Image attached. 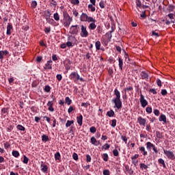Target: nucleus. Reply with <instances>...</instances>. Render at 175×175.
I'll return each mask as SVG.
<instances>
[{
	"label": "nucleus",
	"mask_w": 175,
	"mask_h": 175,
	"mask_svg": "<svg viewBox=\"0 0 175 175\" xmlns=\"http://www.w3.org/2000/svg\"><path fill=\"white\" fill-rule=\"evenodd\" d=\"M135 3H136L137 8H142L141 0H136Z\"/></svg>",
	"instance_id": "obj_25"
},
{
	"label": "nucleus",
	"mask_w": 175,
	"mask_h": 175,
	"mask_svg": "<svg viewBox=\"0 0 175 175\" xmlns=\"http://www.w3.org/2000/svg\"><path fill=\"white\" fill-rule=\"evenodd\" d=\"M73 122H75L74 120H68L67 122L66 123V128H69V126H70V125H72Z\"/></svg>",
	"instance_id": "obj_32"
},
{
	"label": "nucleus",
	"mask_w": 175,
	"mask_h": 175,
	"mask_svg": "<svg viewBox=\"0 0 175 175\" xmlns=\"http://www.w3.org/2000/svg\"><path fill=\"white\" fill-rule=\"evenodd\" d=\"M121 139L125 142V144H127L128 138L126 135H122Z\"/></svg>",
	"instance_id": "obj_46"
},
{
	"label": "nucleus",
	"mask_w": 175,
	"mask_h": 175,
	"mask_svg": "<svg viewBox=\"0 0 175 175\" xmlns=\"http://www.w3.org/2000/svg\"><path fill=\"white\" fill-rule=\"evenodd\" d=\"M8 108H3L2 109H1V114H2V116H3V114H6V113H8Z\"/></svg>",
	"instance_id": "obj_51"
},
{
	"label": "nucleus",
	"mask_w": 175,
	"mask_h": 175,
	"mask_svg": "<svg viewBox=\"0 0 175 175\" xmlns=\"http://www.w3.org/2000/svg\"><path fill=\"white\" fill-rule=\"evenodd\" d=\"M114 94L116 96V98L112 99V103H115L116 100H117L120 97H121V93L120 90H118V89L117 88L114 90Z\"/></svg>",
	"instance_id": "obj_7"
},
{
	"label": "nucleus",
	"mask_w": 175,
	"mask_h": 175,
	"mask_svg": "<svg viewBox=\"0 0 175 175\" xmlns=\"http://www.w3.org/2000/svg\"><path fill=\"white\" fill-rule=\"evenodd\" d=\"M90 130L91 133H94L96 132L97 129H96V127H95V126H92V127H90Z\"/></svg>",
	"instance_id": "obj_40"
},
{
	"label": "nucleus",
	"mask_w": 175,
	"mask_h": 175,
	"mask_svg": "<svg viewBox=\"0 0 175 175\" xmlns=\"http://www.w3.org/2000/svg\"><path fill=\"white\" fill-rule=\"evenodd\" d=\"M157 83L158 86H159V87L162 86V82H161V79H157Z\"/></svg>",
	"instance_id": "obj_62"
},
{
	"label": "nucleus",
	"mask_w": 175,
	"mask_h": 175,
	"mask_svg": "<svg viewBox=\"0 0 175 175\" xmlns=\"http://www.w3.org/2000/svg\"><path fill=\"white\" fill-rule=\"evenodd\" d=\"M156 136L157 137V138H159V139L163 138V134L162 133H161V131H156Z\"/></svg>",
	"instance_id": "obj_31"
},
{
	"label": "nucleus",
	"mask_w": 175,
	"mask_h": 175,
	"mask_svg": "<svg viewBox=\"0 0 175 175\" xmlns=\"http://www.w3.org/2000/svg\"><path fill=\"white\" fill-rule=\"evenodd\" d=\"M165 154H166L167 157L168 159H171L172 160H174L175 159V154L174 152L172 150H166L165 149L163 150Z\"/></svg>",
	"instance_id": "obj_4"
},
{
	"label": "nucleus",
	"mask_w": 175,
	"mask_h": 175,
	"mask_svg": "<svg viewBox=\"0 0 175 175\" xmlns=\"http://www.w3.org/2000/svg\"><path fill=\"white\" fill-rule=\"evenodd\" d=\"M12 155L15 158H18L20 157V152H18V151H17V150H13Z\"/></svg>",
	"instance_id": "obj_24"
},
{
	"label": "nucleus",
	"mask_w": 175,
	"mask_h": 175,
	"mask_svg": "<svg viewBox=\"0 0 175 175\" xmlns=\"http://www.w3.org/2000/svg\"><path fill=\"white\" fill-rule=\"evenodd\" d=\"M88 16L86 14H82L81 16V21H88Z\"/></svg>",
	"instance_id": "obj_19"
},
{
	"label": "nucleus",
	"mask_w": 175,
	"mask_h": 175,
	"mask_svg": "<svg viewBox=\"0 0 175 175\" xmlns=\"http://www.w3.org/2000/svg\"><path fill=\"white\" fill-rule=\"evenodd\" d=\"M139 150H140V152H142V153L144 154V156H146L148 154V152L146 150L145 146H141L139 148Z\"/></svg>",
	"instance_id": "obj_18"
},
{
	"label": "nucleus",
	"mask_w": 175,
	"mask_h": 175,
	"mask_svg": "<svg viewBox=\"0 0 175 175\" xmlns=\"http://www.w3.org/2000/svg\"><path fill=\"white\" fill-rule=\"evenodd\" d=\"M51 6H57V1H55L54 0H51Z\"/></svg>",
	"instance_id": "obj_63"
},
{
	"label": "nucleus",
	"mask_w": 175,
	"mask_h": 175,
	"mask_svg": "<svg viewBox=\"0 0 175 175\" xmlns=\"http://www.w3.org/2000/svg\"><path fill=\"white\" fill-rule=\"evenodd\" d=\"M158 161H159V163H160V164H162L163 166L165 168L166 164H165V162L163 160V159H159Z\"/></svg>",
	"instance_id": "obj_35"
},
{
	"label": "nucleus",
	"mask_w": 175,
	"mask_h": 175,
	"mask_svg": "<svg viewBox=\"0 0 175 175\" xmlns=\"http://www.w3.org/2000/svg\"><path fill=\"white\" fill-rule=\"evenodd\" d=\"M124 59L126 61L127 59L129 60V62L131 61V59L129 56V53H127L126 52L124 53Z\"/></svg>",
	"instance_id": "obj_49"
},
{
	"label": "nucleus",
	"mask_w": 175,
	"mask_h": 175,
	"mask_svg": "<svg viewBox=\"0 0 175 175\" xmlns=\"http://www.w3.org/2000/svg\"><path fill=\"white\" fill-rule=\"evenodd\" d=\"M159 122H163L164 123H167V118L166 115H164V113H161L159 118Z\"/></svg>",
	"instance_id": "obj_13"
},
{
	"label": "nucleus",
	"mask_w": 175,
	"mask_h": 175,
	"mask_svg": "<svg viewBox=\"0 0 175 175\" xmlns=\"http://www.w3.org/2000/svg\"><path fill=\"white\" fill-rule=\"evenodd\" d=\"M51 31V29L50 27H45L44 29L45 33H49Z\"/></svg>",
	"instance_id": "obj_61"
},
{
	"label": "nucleus",
	"mask_w": 175,
	"mask_h": 175,
	"mask_svg": "<svg viewBox=\"0 0 175 175\" xmlns=\"http://www.w3.org/2000/svg\"><path fill=\"white\" fill-rule=\"evenodd\" d=\"M161 93L162 96H167V92L166 89H162Z\"/></svg>",
	"instance_id": "obj_50"
},
{
	"label": "nucleus",
	"mask_w": 175,
	"mask_h": 175,
	"mask_svg": "<svg viewBox=\"0 0 175 175\" xmlns=\"http://www.w3.org/2000/svg\"><path fill=\"white\" fill-rule=\"evenodd\" d=\"M108 74H109L110 76H112L113 74V69L109 68V70H108Z\"/></svg>",
	"instance_id": "obj_57"
},
{
	"label": "nucleus",
	"mask_w": 175,
	"mask_h": 175,
	"mask_svg": "<svg viewBox=\"0 0 175 175\" xmlns=\"http://www.w3.org/2000/svg\"><path fill=\"white\" fill-rule=\"evenodd\" d=\"M16 128H17V129H18V131H25V127H24L21 124L17 125Z\"/></svg>",
	"instance_id": "obj_37"
},
{
	"label": "nucleus",
	"mask_w": 175,
	"mask_h": 175,
	"mask_svg": "<svg viewBox=\"0 0 175 175\" xmlns=\"http://www.w3.org/2000/svg\"><path fill=\"white\" fill-rule=\"evenodd\" d=\"M99 6L102 9L105 8V4L103 1H100Z\"/></svg>",
	"instance_id": "obj_45"
},
{
	"label": "nucleus",
	"mask_w": 175,
	"mask_h": 175,
	"mask_svg": "<svg viewBox=\"0 0 175 175\" xmlns=\"http://www.w3.org/2000/svg\"><path fill=\"white\" fill-rule=\"evenodd\" d=\"M97 21L95 18H92V16H89V29L90 30H95L97 27V25H96Z\"/></svg>",
	"instance_id": "obj_2"
},
{
	"label": "nucleus",
	"mask_w": 175,
	"mask_h": 175,
	"mask_svg": "<svg viewBox=\"0 0 175 175\" xmlns=\"http://www.w3.org/2000/svg\"><path fill=\"white\" fill-rule=\"evenodd\" d=\"M100 46H101L100 41H96V49H97V51H100Z\"/></svg>",
	"instance_id": "obj_27"
},
{
	"label": "nucleus",
	"mask_w": 175,
	"mask_h": 175,
	"mask_svg": "<svg viewBox=\"0 0 175 175\" xmlns=\"http://www.w3.org/2000/svg\"><path fill=\"white\" fill-rule=\"evenodd\" d=\"M90 8V10L92 11V12H94L96 11V8L95 7H94L92 4H89V9Z\"/></svg>",
	"instance_id": "obj_44"
},
{
	"label": "nucleus",
	"mask_w": 175,
	"mask_h": 175,
	"mask_svg": "<svg viewBox=\"0 0 175 175\" xmlns=\"http://www.w3.org/2000/svg\"><path fill=\"white\" fill-rule=\"evenodd\" d=\"M42 142H49V136H47L46 135H42Z\"/></svg>",
	"instance_id": "obj_34"
},
{
	"label": "nucleus",
	"mask_w": 175,
	"mask_h": 175,
	"mask_svg": "<svg viewBox=\"0 0 175 175\" xmlns=\"http://www.w3.org/2000/svg\"><path fill=\"white\" fill-rule=\"evenodd\" d=\"M72 158L73 159H75V161H77V159H79V156L77 155V153H73L72 154Z\"/></svg>",
	"instance_id": "obj_54"
},
{
	"label": "nucleus",
	"mask_w": 175,
	"mask_h": 175,
	"mask_svg": "<svg viewBox=\"0 0 175 175\" xmlns=\"http://www.w3.org/2000/svg\"><path fill=\"white\" fill-rule=\"evenodd\" d=\"M146 148L148 150H151V148H153V144L148 141V142H146Z\"/></svg>",
	"instance_id": "obj_22"
},
{
	"label": "nucleus",
	"mask_w": 175,
	"mask_h": 175,
	"mask_svg": "<svg viewBox=\"0 0 175 175\" xmlns=\"http://www.w3.org/2000/svg\"><path fill=\"white\" fill-rule=\"evenodd\" d=\"M41 167H42L41 170H42V172H43V173H46V172H47V170L49 169L47 167V165H41Z\"/></svg>",
	"instance_id": "obj_30"
},
{
	"label": "nucleus",
	"mask_w": 175,
	"mask_h": 175,
	"mask_svg": "<svg viewBox=\"0 0 175 175\" xmlns=\"http://www.w3.org/2000/svg\"><path fill=\"white\" fill-rule=\"evenodd\" d=\"M63 16L64 21H73V19L69 16V14H68L67 12H63Z\"/></svg>",
	"instance_id": "obj_9"
},
{
	"label": "nucleus",
	"mask_w": 175,
	"mask_h": 175,
	"mask_svg": "<svg viewBox=\"0 0 175 175\" xmlns=\"http://www.w3.org/2000/svg\"><path fill=\"white\" fill-rule=\"evenodd\" d=\"M115 107L118 109H121L122 108V101L121 100V97H119L114 103Z\"/></svg>",
	"instance_id": "obj_6"
},
{
	"label": "nucleus",
	"mask_w": 175,
	"mask_h": 175,
	"mask_svg": "<svg viewBox=\"0 0 175 175\" xmlns=\"http://www.w3.org/2000/svg\"><path fill=\"white\" fill-rule=\"evenodd\" d=\"M142 79L148 80L149 78V74L148 71H142L140 73Z\"/></svg>",
	"instance_id": "obj_10"
},
{
	"label": "nucleus",
	"mask_w": 175,
	"mask_h": 175,
	"mask_svg": "<svg viewBox=\"0 0 175 175\" xmlns=\"http://www.w3.org/2000/svg\"><path fill=\"white\" fill-rule=\"evenodd\" d=\"M118 62H119V64H118L119 68L121 70H123V66H124V60L120 56L118 57Z\"/></svg>",
	"instance_id": "obj_15"
},
{
	"label": "nucleus",
	"mask_w": 175,
	"mask_h": 175,
	"mask_svg": "<svg viewBox=\"0 0 175 175\" xmlns=\"http://www.w3.org/2000/svg\"><path fill=\"white\" fill-rule=\"evenodd\" d=\"M50 90H51V88L49 85H46L44 89L45 92H49Z\"/></svg>",
	"instance_id": "obj_52"
},
{
	"label": "nucleus",
	"mask_w": 175,
	"mask_h": 175,
	"mask_svg": "<svg viewBox=\"0 0 175 175\" xmlns=\"http://www.w3.org/2000/svg\"><path fill=\"white\" fill-rule=\"evenodd\" d=\"M71 33L77 35L79 33V25H72L70 27Z\"/></svg>",
	"instance_id": "obj_8"
},
{
	"label": "nucleus",
	"mask_w": 175,
	"mask_h": 175,
	"mask_svg": "<svg viewBox=\"0 0 175 175\" xmlns=\"http://www.w3.org/2000/svg\"><path fill=\"white\" fill-rule=\"evenodd\" d=\"M90 142L93 144V145H96L98 146L99 145V141H97L96 138H95V137H92V138L90 139Z\"/></svg>",
	"instance_id": "obj_16"
},
{
	"label": "nucleus",
	"mask_w": 175,
	"mask_h": 175,
	"mask_svg": "<svg viewBox=\"0 0 175 175\" xmlns=\"http://www.w3.org/2000/svg\"><path fill=\"white\" fill-rule=\"evenodd\" d=\"M53 18L54 20H55V21H59V15L58 14V13H55L53 14Z\"/></svg>",
	"instance_id": "obj_33"
},
{
	"label": "nucleus",
	"mask_w": 175,
	"mask_h": 175,
	"mask_svg": "<svg viewBox=\"0 0 175 175\" xmlns=\"http://www.w3.org/2000/svg\"><path fill=\"white\" fill-rule=\"evenodd\" d=\"M81 30V36L82 38H87V36H88V31H87V27L82 25Z\"/></svg>",
	"instance_id": "obj_5"
},
{
	"label": "nucleus",
	"mask_w": 175,
	"mask_h": 175,
	"mask_svg": "<svg viewBox=\"0 0 175 175\" xmlns=\"http://www.w3.org/2000/svg\"><path fill=\"white\" fill-rule=\"evenodd\" d=\"M137 122L141 126H146V120L144 118L139 116V118H137Z\"/></svg>",
	"instance_id": "obj_11"
},
{
	"label": "nucleus",
	"mask_w": 175,
	"mask_h": 175,
	"mask_svg": "<svg viewBox=\"0 0 175 175\" xmlns=\"http://www.w3.org/2000/svg\"><path fill=\"white\" fill-rule=\"evenodd\" d=\"M9 147H10V144H9V142H5L4 144V148H5V150H8V148H9Z\"/></svg>",
	"instance_id": "obj_59"
},
{
	"label": "nucleus",
	"mask_w": 175,
	"mask_h": 175,
	"mask_svg": "<svg viewBox=\"0 0 175 175\" xmlns=\"http://www.w3.org/2000/svg\"><path fill=\"white\" fill-rule=\"evenodd\" d=\"M55 161H59L61 159V154H59V152L55 154Z\"/></svg>",
	"instance_id": "obj_26"
},
{
	"label": "nucleus",
	"mask_w": 175,
	"mask_h": 175,
	"mask_svg": "<svg viewBox=\"0 0 175 175\" xmlns=\"http://www.w3.org/2000/svg\"><path fill=\"white\" fill-rule=\"evenodd\" d=\"M107 115H108V116H109V118L114 116L115 112H114L113 109H111L110 111H108L107 112Z\"/></svg>",
	"instance_id": "obj_23"
},
{
	"label": "nucleus",
	"mask_w": 175,
	"mask_h": 175,
	"mask_svg": "<svg viewBox=\"0 0 175 175\" xmlns=\"http://www.w3.org/2000/svg\"><path fill=\"white\" fill-rule=\"evenodd\" d=\"M103 148H104L105 150H107V149H109L110 148V145H109V144H105V145H103Z\"/></svg>",
	"instance_id": "obj_60"
},
{
	"label": "nucleus",
	"mask_w": 175,
	"mask_h": 175,
	"mask_svg": "<svg viewBox=\"0 0 175 175\" xmlns=\"http://www.w3.org/2000/svg\"><path fill=\"white\" fill-rule=\"evenodd\" d=\"M53 60H49L45 64L44 69H53Z\"/></svg>",
	"instance_id": "obj_14"
},
{
	"label": "nucleus",
	"mask_w": 175,
	"mask_h": 175,
	"mask_svg": "<svg viewBox=\"0 0 175 175\" xmlns=\"http://www.w3.org/2000/svg\"><path fill=\"white\" fill-rule=\"evenodd\" d=\"M70 80H73L75 83H77L79 80L80 81H84V80H83V78L80 77V75H79V74L76 72H73L70 75Z\"/></svg>",
	"instance_id": "obj_1"
},
{
	"label": "nucleus",
	"mask_w": 175,
	"mask_h": 175,
	"mask_svg": "<svg viewBox=\"0 0 175 175\" xmlns=\"http://www.w3.org/2000/svg\"><path fill=\"white\" fill-rule=\"evenodd\" d=\"M36 6H38V3L36 2V1H33L31 2V8H33V9H35Z\"/></svg>",
	"instance_id": "obj_43"
},
{
	"label": "nucleus",
	"mask_w": 175,
	"mask_h": 175,
	"mask_svg": "<svg viewBox=\"0 0 175 175\" xmlns=\"http://www.w3.org/2000/svg\"><path fill=\"white\" fill-rule=\"evenodd\" d=\"M75 110V108L72 106H70L68 109V113L70 114Z\"/></svg>",
	"instance_id": "obj_56"
},
{
	"label": "nucleus",
	"mask_w": 175,
	"mask_h": 175,
	"mask_svg": "<svg viewBox=\"0 0 175 175\" xmlns=\"http://www.w3.org/2000/svg\"><path fill=\"white\" fill-rule=\"evenodd\" d=\"M113 154L114 156H119V152L118 149H113Z\"/></svg>",
	"instance_id": "obj_53"
},
{
	"label": "nucleus",
	"mask_w": 175,
	"mask_h": 175,
	"mask_svg": "<svg viewBox=\"0 0 175 175\" xmlns=\"http://www.w3.org/2000/svg\"><path fill=\"white\" fill-rule=\"evenodd\" d=\"M154 113L156 116H159L160 115V111L159 109H154Z\"/></svg>",
	"instance_id": "obj_58"
},
{
	"label": "nucleus",
	"mask_w": 175,
	"mask_h": 175,
	"mask_svg": "<svg viewBox=\"0 0 175 175\" xmlns=\"http://www.w3.org/2000/svg\"><path fill=\"white\" fill-rule=\"evenodd\" d=\"M12 29H13V26L12 25V24L8 23L7 26V31H6L7 35L8 36L12 35V31H11Z\"/></svg>",
	"instance_id": "obj_12"
},
{
	"label": "nucleus",
	"mask_w": 175,
	"mask_h": 175,
	"mask_svg": "<svg viewBox=\"0 0 175 175\" xmlns=\"http://www.w3.org/2000/svg\"><path fill=\"white\" fill-rule=\"evenodd\" d=\"M139 154L138 153H136L135 154H134V156H133L131 157L132 163H134V160L137 159L139 157Z\"/></svg>",
	"instance_id": "obj_39"
},
{
	"label": "nucleus",
	"mask_w": 175,
	"mask_h": 175,
	"mask_svg": "<svg viewBox=\"0 0 175 175\" xmlns=\"http://www.w3.org/2000/svg\"><path fill=\"white\" fill-rule=\"evenodd\" d=\"M139 167H140L141 170H148V165H147V164H145V163H140Z\"/></svg>",
	"instance_id": "obj_20"
},
{
	"label": "nucleus",
	"mask_w": 175,
	"mask_h": 175,
	"mask_svg": "<svg viewBox=\"0 0 175 175\" xmlns=\"http://www.w3.org/2000/svg\"><path fill=\"white\" fill-rule=\"evenodd\" d=\"M105 36L107 38L109 41H111V38L113 37L112 36V31H108L107 33H106Z\"/></svg>",
	"instance_id": "obj_21"
},
{
	"label": "nucleus",
	"mask_w": 175,
	"mask_h": 175,
	"mask_svg": "<svg viewBox=\"0 0 175 175\" xmlns=\"http://www.w3.org/2000/svg\"><path fill=\"white\" fill-rule=\"evenodd\" d=\"M28 161H29V159H28V157H27V156L24 155L23 156V163H25L27 165V163H28Z\"/></svg>",
	"instance_id": "obj_42"
},
{
	"label": "nucleus",
	"mask_w": 175,
	"mask_h": 175,
	"mask_svg": "<svg viewBox=\"0 0 175 175\" xmlns=\"http://www.w3.org/2000/svg\"><path fill=\"white\" fill-rule=\"evenodd\" d=\"M139 101L141 103V106L143 108H145L146 107H147V105H148V101H147V100H146V98H145L144 94H142V93L140 94Z\"/></svg>",
	"instance_id": "obj_3"
},
{
	"label": "nucleus",
	"mask_w": 175,
	"mask_h": 175,
	"mask_svg": "<svg viewBox=\"0 0 175 175\" xmlns=\"http://www.w3.org/2000/svg\"><path fill=\"white\" fill-rule=\"evenodd\" d=\"M77 120L79 125L81 126V125H83V116L80 115L79 116H77Z\"/></svg>",
	"instance_id": "obj_17"
},
{
	"label": "nucleus",
	"mask_w": 175,
	"mask_h": 175,
	"mask_svg": "<svg viewBox=\"0 0 175 175\" xmlns=\"http://www.w3.org/2000/svg\"><path fill=\"white\" fill-rule=\"evenodd\" d=\"M65 102L67 103V105L69 106L72 104V100L69 97H66Z\"/></svg>",
	"instance_id": "obj_28"
},
{
	"label": "nucleus",
	"mask_w": 175,
	"mask_h": 175,
	"mask_svg": "<svg viewBox=\"0 0 175 175\" xmlns=\"http://www.w3.org/2000/svg\"><path fill=\"white\" fill-rule=\"evenodd\" d=\"M111 122H112V123H111V126L112 127H116V125H117V120H116V119H113Z\"/></svg>",
	"instance_id": "obj_41"
},
{
	"label": "nucleus",
	"mask_w": 175,
	"mask_h": 175,
	"mask_svg": "<svg viewBox=\"0 0 175 175\" xmlns=\"http://www.w3.org/2000/svg\"><path fill=\"white\" fill-rule=\"evenodd\" d=\"M72 21H64V27H66V28H69V25H70V23Z\"/></svg>",
	"instance_id": "obj_36"
},
{
	"label": "nucleus",
	"mask_w": 175,
	"mask_h": 175,
	"mask_svg": "<svg viewBox=\"0 0 175 175\" xmlns=\"http://www.w3.org/2000/svg\"><path fill=\"white\" fill-rule=\"evenodd\" d=\"M146 111L148 113H152V107H146Z\"/></svg>",
	"instance_id": "obj_38"
},
{
	"label": "nucleus",
	"mask_w": 175,
	"mask_h": 175,
	"mask_svg": "<svg viewBox=\"0 0 175 175\" xmlns=\"http://www.w3.org/2000/svg\"><path fill=\"white\" fill-rule=\"evenodd\" d=\"M103 159L104 161H108V159H109L108 153H103Z\"/></svg>",
	"instance_id": "obj_29"
},
{
	"label": "nucleus",
	"mask_w": 175,
	"mask_h": 175,
	"mask_svg": "<svg viewBox=\"0 0 175 175\" xmlns=\"http://www.w3.org/2000/svg\"><path fill=\"white\" fill-rule=\"evenodd\" d=\"M103 175H110L109 170H103Z\"/></svg>",
	"instance_id": "obj_55"
},
{
	"label": "nucleus",
	"mask_w": 175,
	"mask_h": 175,
	"mask_svg": "<svg viewBox=\"0 0 175 175\" xmlns=\"http://www.w3.org/2000/svg\"><path fill=\"white\" fill-rule=\"evenodd\" d=\"M71 3L72 5H79V3H80V1L79 0H71Z\"/></svg>",
	"instance_id": "obj_47"
},
{
	"label": "nucleus",
	"mask_w": 175,
	"mask_h": 175,
	"mask_svg": "<svg viewBox=\"0 0 175 175\" xmlns=\"http://www.w3.org/2000/svg\"><path fill=\"white\" fill-rule=\"evenodd\" d=\"M3 51H0V59H3Z\"/></svg>",
	"instance_id": "obj_64"
},
{
	"label": "nucleus",
	"mask_w": 175,
	"mask_h": 175,
	"mask_svg": "<svg viewBox=\"0 0 175 175\" xmlns=\"http://www.w3.org/2000/svg\"><path fill=\"white\" fill-rule=\"evenodd\" d=\"M133 90V86H129V88H126L124 89L125 92H132Z\"/></svg>",
	"instance_id": "obj_48"
}]
</instances>
